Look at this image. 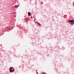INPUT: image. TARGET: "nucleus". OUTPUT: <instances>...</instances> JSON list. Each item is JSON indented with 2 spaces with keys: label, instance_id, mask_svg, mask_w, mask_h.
<instances>
[{
  "label": "nucleus",
  "instance_id": "obj_7",
  "mask_svg": "<svg viewBox=\"0 0 74 74\" xmlns=\"http://www.w3.org/2000/svg\"><path fill=\"white\" fill-rule=\"evenodd\" d=\"M14 70V71H13V72H14L15 71V70Z\"/></svg>",
  "mask_w": 74,
  "mask_h": 74
},
{
  "label": "nucleus",
  "instance_id": "obj_5",
  "mask_svg": "<svg viewBox=\"0 0 74 74\" xmlns=\"http://www.w3.org/2000/svg\"><path fill=\"white\" fill-rule=\"evenodd\" d=\"M71 21H72V20H68V22H70V23L71 22Z\"/></svg>",
  "mask_w": 74,
  "mask_h": 74
},
{
  "label": "nucleus",
  "instance_id": "obj_1",
  "mask_svg": "<svg viewBox=\"0 0 74 74\" xmlns=\"http://www.w3.org/2000/svg\"><path fill=\"white\" fill-rule=\"evenodd\" d=\"M74 24V21L72 20L71 21V24L72 25H73Z\"/></svg>",
  "mask_w": 74,
  "mask_h": 74
},
{
  "label": "nucleus",
  "instance_id": "obj_6",
  "mask_svg": "<svg viewBox=\"0 0 74 74\" xmlns=\"http://www.w3.org/2000/svg\"><path fill=\"white\" fill-rule=\"evenodd\" d=\"M9 70H12V68H10V69H9Z\"/></svg>",
  "mask_w": 74,
  "mask_h": 74
},
{
  "label": "nucleus",
  "instance_id": "obj_8",
  "mask_svg": "<svg viewBox=\"0 0 74 74\" xmlns=\"http://www.w3.org/2000/svg\"><path fill=\"white\" fill-rule=\"evenodd\" d=\"M37 74H38V73H37Z\"/></svg>",
  "mask_w": 74,
  "mask_h": 74
},
{
  "label": "nucleus",
  "instance_id": "obj_3",
  "mask_svg": "<svg viewBox=\"0 0 74 74\" xmlns=\"http://www.w3.org/2000/svg\"><path fill=\"white\" fill-rule=\"evenodd\" d=\"M10 72L11 73H12V72H13V71H12V70L11 69V70H10Z\"/></svg>",
  "mask_w": 74,
  "mask_h": 74
},
{
  "label": "nucleus",
  "instance_id": "obj_4",
  "mask_svg": "<svg viewBox=\"0 0 74 74\" xmlns=\"http://www.w3.org/2000/svg\"><path fill=\"white\" fill-rule=\"evenodd\" d=\"M28 14L29 15V16H30V15H31V14H30V12H28Z\"/></svg>",
  "mask_w": 74,
  "mask_h": 74
},
{
  "label": "nucleus",
  "instance_id": "obj_2",
  "mask_svg": "<svg viewBox=\"0 0 74 74\" xmlns=\"http://www.w3.org/2000/svg\"><path fill=\"white\" fill-rule=\"evenodd\" d=\"M18 7H19V5H16L15 6V8H18Z\"/></svg>",
  "mask_w": 74,
  "mask_h": 74
}]
</instances>
